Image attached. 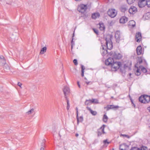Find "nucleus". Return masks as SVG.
<instances>
[{
  "instance_id": "obj_34",
  "label": "nucleus",
  "mask_w": 150,
  "mask_h": 150,
  "mask_svg": "<svg viewBox=\"0 0 150 150\" xmlns=\"http://www.w3.org/2000/svg\"><path fill=\"white\" fill-rule=\"evenodd\" d=\"M135 0H127L128 3L129 4H131L133 3Z\"/></svg>"
},
{
  "instance_id": "obj_60",
  "label": "nucleus",
  "mask_w": 150,
  "mask_h": 150,
  "mask_svg": "<svg viewBox=\"0 0 150 150\" xmlns=\"http://www.w3.org/2000/svg\"><path fill=\"white\" fill-rule=\"evenodd\" d=\"M149 127L150 128V124H149Z\"/></svg>"
},
{
  "instance_id": "obj_3",
  "label": "nucleus",
  "mask_w": 150,
  "mask_h": 150,
  "mask_svg": "<svg viewBox=\"0 0 150 150\" xmlns=\"http://www.w3.org/2000/svg\"><path fill=\"white\" fill-rule=\"evenodd\" d=\"M105 44L107 49L111 50L112 48V42L110 38L108 39L107 38L105 39Z\"/></svg>"
},
{
  "instance_id": "obj_49",
  "label": "nucleus",
  "mask_w": 150,
  "mask_h": 150,
  "mask_svg": "<svg viewBox=\"0 0 150 150\" xmlns=\"http://www.w3.org/2000/svg\"><path fill=\"white\" fill-rule=\"evenodd\" d=\"M77 85H78L79 88H81V86H80V85L79 83V81H78L77 82Z\"/></svg>"
},
{
  "instance_id": "obj_33",
  "label": "nucleus",
  "mask_w": 150,
  "mask_h": 150,
  "mask_svg": "<svg viewBox=\"0 0 150 150\" xmlns=\"http://www.w3.org/2000/svg\"><path fill=\"white\" fill-rule=\"evenodd\" d=\"M135 74L137 76H139L140 75L141 73L140 72V69H139L138 68L137 69L136 71Z\"/></svg>"
},
{
  "instance_id": "obj_58",
  "label": "nucleus",
  "mask_w": 150,
  "mask_h": 150,
  "mask_svg": "<svg viewBox=\"0 0 150 150\" xmlns=\"http://www.w3.org/2000/svg\"><path fill=\"white\" fill-rule=\"evenodd\" d=\"M84 16H85V17H86L87 16L86 15H84Z\"/></svg>"
},
{
  "instance_id": "obj_43",
  "label": "nucleus",
  "mask_w": 150,
  "mask_h": 150,
  "mask_svg": "<svg viewBox=\"0 0 150 150\" xmlns=\"http://www.w3.org/2000/svg\"><path fill=\"white\" fill-rule=\"evenodd\" d=\"M81 71H84L85 69V67L83 65H81Z\"/></svg>"
},
{
  "instance_id": "obj_57",
  "label": "nucleus",
  "mask_w": 150,
  "mask_h": 150,
  "mask_svg": "<svg viewBox=\"0 0 150 150\" xmlns=\"http://www.w3.org/2000/svg\"><path fill=\"white\" fill-rule=\"evenodd\" d=\"M54 130L55 131V127L54 129Z\"/></svg>"
},
{
  "instance_id": "obj_28",
  "label": "nucleus",
  "mask_w": 150,
  "mask_h": 150,
  "mask_svg": "<svg viewBox=\"0 0 150 150\" xmlns=\"http://www.w3.org/2000/svg\"><path fill=\"white\" fill-rule=\"evenodd\" d=\"M66 100H67V110H68L69 108L70 107V105L69 103V101L68 100V98L67 97H66Z\"/></svg>"
},
{
  "instance_id": "obj_29",
  "label": "nucleus",
  "mask_w": 150,
  "mask_h": 150,
  "mask_svg": "<svg viewBox=\"0 0 150 150\" xmlns=\"http://www.w3.org/2000/svg\"><path fill=\"white\" fill-rule=\"evenodd\" d=\"M139 68L140 69H141L142 71L144 73H145L147 72V70L145 68V67H143L142 66H140Z\"/></svg>"
},
{
  "instance_id": "obj_5",
  "label": "nucleus",
  "mask_w": 150,
  "mask_h": 150,
  "mask_svg": "<svg viewBox=\"0 0 150 150\" xmlns=\"http://www.w3.org/2000/svg\"><path fill=\"white\" fill-rule=\"evenodd\" d=\"M113 56L112 58L115 59H120L122 57V55L120 53L117 52H115L113 54H112Z\"/></svg>"
},
{
  "instance_id": "obj_53",
  "label": "nucleus",
  "mask_w": 150,
  "mask_h": 150,
  "mask_svg": "<svg viewBox=\"0 0 150 150\" xmlns=\"http://www.w3.org/2000/svg\"><path fill=\"white\" fill-rule=\"evenodd\" d=\"M40 150H44V147H42L40 148Z\"/></svg>"
},
{
  "instance_id": "obj_6",
  "label": "nucleus",
  "mask_w": 150,
  "mask_h": 150,
  "mask_svg": "<svg viewBox=\"0 0 150 150\" xmlns=\"http://www.w3.org/2000/svg\"><path fill=\"white\" fill-rule=\"evenodd\" d=\"M105 125H103V126L99 129L97 132L98 136H100L102 133L105 134V132L104 131V129Z\"/></svg>"
},
{
  "instance_id": "obj_25",
  "label": "nucleus",
  "mask_w": 150,
  "mask_h": 150,
  "mask_svg": "<svg viewBox=\"0 0 150 150\" xmlns=\"http://www.w3.org/2000/svg\"><path fill=\"white\" fill-rule=\"evenodd\" d=\"M144 96H141L139 98V100L142 103H145Z\"/></svg>"
},
{
  "instance_id": "obj_16",
  "label": "nucleus",
  "mask_w": 150,
  "mask_h": 150,
  "mask_svg": "<svg viewBox=\"0 0 150 150\" xmlns=\"http://www.w3.org/2000/svg\"><path fill=\"white\" fill-rule=\"evenodd\" d=\"M145 103H148L150 101V96L146 95H143Z\"/></svg>"
},
{
  "instance_id": "obj_24",
  "label": "nucleus",
  "mask_w": 150,
  "mask_h": 150,
  "mask_svg": "<svg viewBox=\"0 0 150 150\" xmlns=\"http://www.w3.org/2000/svg\"><path fill=\"white\" fill-rule=\"evenodd\" d=\"M74 33L72 35V40L71 42V50L73 48V46L74 45V43L73 42V39H74Z\"/></svg>"
},
{
  "instance_id": "obj_35",
  "label": "nucleus",
  "mask_w": 150,
  "mask_h": 150,
  "mask_svg": "<svg viewBox=\"0 0 150 150\" xmlns=\"http://www.w3.org/2000/svg\"><path fill=\"white\" fill-rule=\"evenodd\" d=\"M127 10V8L125 7H122L121 8V11L122 12H124Z\"/></svg>"
},
{
  "instance_id": "obj_9",
  "label": "nucleus",
  "mask_w": 150,
  "mask_h": 150,
  "mask_svg": "<svg viewBox=\"0 0 150 150\" xmlns=\"http://www.w3.org/2000/svg\"><path fill=\"white\" fill-rule=\"evenodd\" d=\"M142 39L141 33L140 32L136 33L135 35V40L137 42L140 41Z\"/></svg>"
},
{
  "instance_id": "obj_21",
  "label": "nucleus",
  "mask_w": 150,
  "mask_h": 150,
  "mask_svg": "<svg viewBox=\"0 0 150 150\" xmlns=\"http://www.w3.org/2000/svg\"><path fill=\"white\" fill-rule=\"evenodd\" d=\"M102 46V54L103 56H104L106 55L108 53L107 50L106 49H105L104 47Z\"/></svg>"
},
{
  "instance_id": "obj_18",
  "label": "nucleus",
  "mask_w": 150,
  "mask_h": 150,
  "mask_svg": "<svg viewBox=\"0 0 150 150\" xmlns=\"http://www.w3.org/2000/svg\"><path fill=\"white\" fill-rule=\"evenodd\" d=\"M132 65L131 62H127L126 64H125L124 65V67L125 69H126L127 68H130Z\"/></svg>"
},
{
  "instance_id": "obj_62",
  "label": "nucleus",
  "mask_w": 150,
  "mask_h": 150,
  "mask_svg": "<svg viewBox=\"0 0 150 150\" xmlns=\"http://www.w3.org/2000/svg\"><path fill=\"white\" fill-rule=\"evenodd\" d=\"M85 79H86V78H85Z\"/></svg>"
},
{
  "instance_id": "obj_30",
  "label": "nucleus",
  "mask_w": 150,
  "mask_h": 150,
  "mask_svg": "<svg viewBox=\"0 0 150 150\" xmlns=\"http://www.w3.org/2000/svg\"><path fill=\"white\" fill-rule=\"evenodd\" d=\"M34 108H32L30 110H29L28 111L26 112L27 114L28 115L31 114L33 112H34Z\"/></svg>"
},
{
  "instance_id": "obj_27",
  "label": "nucleus",
  "mask_w": 150,
  "mask_h": 150,
  "mask_svg": "<svg viewBox=\"0 0 150 150\" xmlns=\"http://www.w3.org/2000/svg\"><path fill=\"white\" fill-rule=\"evenodd\" d=\"M0 60H2V61H3V62H2V61L0 60V62L2 64L5 63L6 62V60L4 59V57L3 56H1L0 57Z\"/></svg>"
},
{
  "instance_id": "obj_45",
  "label": "nucleus",
  "mask_w": 150,
  "mask_h": 150,
  "mask_svg": "<svg viewBox=\"0 0 150 150\" xmlns=\"http://www.w3.org/2000/svg\"><path fill=\"white\" fill-rule=\"evenodd\" d=\"M103 143L105 144H106V143H107V144H109V142H108L107 141V139H106L105 140H104L103 141Z\"/></svg>"
},
{
  "instance_id": "obj_15",
  "label": "nucleus",
  "mask_w": 150,
  "mask_h": 150,
  "mask_svg": "<svg viewBox=\"0 0 150 150\" xmlns=\"http://www.w3.org/2000/svg\"><path fill=\"white\" fill-rule=\"evenodd\" d=\"M128 21V18L125 16L122 17L120 20V22L121 23H124Z\"/></svg>"
},
{
  "instance_id": "obj_47",
  "label": "nucleus",
  "mask_w": 150,
  "mask_h": 150,
  "mask_svg": "<svg viewBox=\"0 0 150 150\" xmlns=\"http://www.w3.org/2000/svg\"><path fill=\"white\" fill-rule=\"evenodd\" d=\"M18 85L21 88V86L22 85V83H21L20 82H18Z\"/></svg>"
},
{
  "instance_id": "obj_36",
  "label": "nucleus",
  "mask_w": 150,
  "mask_h": 150,
  "mask_svg": "<svg viewBox=\"0 0 150 150\" xmlns=\"http://www.w3.org/2000/svg\"><path fill=\"white\" fill-rule=\"evenodd\" d=\"M90 103H91V102L89 100H86L85 103L86 105H89Z\"/></svg>"
},
{
  "instance_id": "obj_22",
  "label": "nucleus",
  "mask_w": 150,
  "mask_h": 150,
  "mask_svg": "<svg viewBox=\"0 0 150 150\" xmlns=\"http://www.w3.org/2000/svg\"><path fill=\"white\" fill-rule=\"evenodd\" d=\"M91 103L95 104L99 103L98 100L97 99H92L91 100H89Z\"/></svg>"
},
{
  "instance_id": "obj_20",
  "label": "nucleus",
  "mask_w": 150,
  "mask_h": 150,
  "mask_svg": "<svg viewBox=\"0 0 150 150\" xmlns=\"http://www.w3.org/2000/svg\"><path fill=\"white\" fill-rule=\"evenodd\" d=\"M86 108L88 110L90 111L91 113L93 115H96L97 114V112L96 111H93L92 110L91 108L88 107H86Z\"/></svg>"
},
{
  "instance_id": "obj_12",
  "label": "nucleus",
  "mask_w": 150,
  "mask_h": 150,
  "mask_svg": "<svg viewBox=\"0 0 150 150\" xmlns=\"http://www.w3.org/2000/svg\"><path fill=\"white\" fill-rule=\"evenodd\" d=\"M136 51L137 54L140 55L143 53V51L141 46H139L137 48Z\"/></svg>"
},
{
  "instance_id": "obj_38",
  "label": "nucleus",
  "mask_w": 150,
  "mask_h": 150,
  "mask_svg": "<svg viewBox=\"0 0 150 150\" xmlns=\"http://www.w3.org/2000/svg\"><path fill=\"white\" fill-rule=\"evenodd\" d=\"M130 150H140V148L136 147H134L132 148Z\"/></svg>"
},
{
  "instance_id": "obj_1",
  "label": "nucleus",
  "mask_w": 150,
  "mask_h": 150,
  "mask_svg": "<svg viewBox=\"0 0 150 150\" xmlns=\"http://www.w3.org/2000/svg\"><path fill=\"white\" fill-rule=\"evenodd\" d=\"M105 63L106 65L110 66L112 70L113 71H117L121 65V63L120 62H114L113 58L112 57H109L106 59Z\"/></svg>"
},
{
  "instance_id": "obj_54",
  "label": "nucleus",
  "mask_w": 150,
  "mask_h": 150,
  "mask_svg": "<svg viewBox=\"0 0 150 150\" xmlns=\"http://www.w3.org/2000/svg\"><path fill=\"white\" fill-rule=\"evenodd\" d=\"M147 109L149 110V112H150V107L147 108Z\"/></svg>"
},
{
  "instance_id": "obj_26",
  "label": "nucleus",
  "mask_w": 150,
  "mask_h": 150,
  "mask_svg": "<svg viewBox=\"0 0 150 150\" xmlns=\"http://www.w3.org/2000/svg\"><path fill=\"white\" fill-rule=\"evenodd\" d=\"M47 50V48L45 47L42 48L40 52V54H43Z\"/></svg>"
},
{
  "instance_id": "obj_2",
  "label": "nucleus",
  "mask_w": 150,
  "mask_h": 150,
  "mask_svg": "<svg viewBox=\"0 0 150 150\" xmlns=\"http://www.w3.org/2000/svg\"><path fill=\"white\" fill-rule=\"evenodd\" d=\"M87 8V7L86 5L81 4L78 6V10L79 12L84 13Z\"/></svg>"
},
{
  "instance_id": "obj_52",
  "label": "nucleus",
  "mask_w": 150,
  "mask_h": 150,
  "mask_svg": "<svg viewBox=\"0 0 150 150\" xmlns=\"http://www.w3.org/2000/svg\"><path fill=\"white\" fill-rule=\"evenodd\" d=\"M130 99L132 103V104H133V103H133V102L132 100V99L131 98H130Z\"/></svg>"
},
{
  "instance_id": "obj_37",
  "label": "nucleus",
  "mask_w": 150,
  "mask_h": 150,
  "mask_svg": "<svg viewBox=\"0 0 150 150\" xmlns=\"http://www.w3.org/2000/svg\"><path fill=\"white\" fill-rule=\"evenodd\" d=\"M140 150H148V149L146 147L143 146L140 149ZM149 150H150V149Z\"/></svg>"
},
{
  "instance_id": "obj_64",
  "label": "nucleus",
  "mask_w": 150,
  "mask_h": 150,
  "mask_svg": "<svg viewBox=\"0 0 150 150\" xmlns=\"http://www.w3.org/2000/svg\"><path fill=\"white\" fill-rule=\"evenodd\" d=\"M1 61H2V60H1ZM2 62H3V61H2Z\"/></svg>"
},
{
  "instance_id": "obj_7",
  "label": "nucleus",
  "mask_w": 150,
  "mask_h": 150,
  "mask_svg": "<svg viewBox=\"0 0 150 150\" xmlns=\"http://www.w3.org/2000/svg\"><path fill=\"white\" fill-rule=\"evenodd\" d=\"M138 4L139 7L142 8L147 5V1L146 0H140Z\"/></svg>"
},
{
  "instance_id": "obj_39",
  "label": "nucleus",
  "mask_w": 150,
  "mask_h": 150,
  "mask_svg": "<svg viewBox=\"0 0 150 150\" xmlns=\"http://www.w3.org/2000/svg\"><path fill=\"white\" fill-rule=\"evenodd\" d=\"M45 139H43L42 141V143H41V146L43 147H44V146H45Z\"/></svg>"
},
{
  "instance_id": "obj_51",
  "label": "nucleus",
  "mask_w": 150,
  "mask_h": 150,
  "mask_svg": "<svg viewBox=\"0 0 150 150\" xmlns=\"http://www.w3.org/2000/svg\"><path fill=\"white\" fill-rule=\"evenodd\" d=\"M85 82L87 84V85H88L90 83V82L86 81Z\"/></svg>"
},
{
  "instance_id": "obj_46",
  "label": "nucleus",
  "mask_w": 150,
  "mask_h": 150,
  "mask_svg": "<svg viewBox=\"0 0 150 150\" xmlns=\"http://www.w3.org/2000/svg\"><path fill=\"white\" fill-rule=\"evenodd\" d=\"M121 135H122L123 137H126L128 138H129V136L126 134H121Z\"/></svg>"
},
{
  "instance_id": "obj_42",
  "label": "nucleus",
  "mask_w": 150,
  "mask_h": 150,
  "mask_svg": "<svg viewBox=\"0 0 150 150\" xmlns=\"http://www.w3.org/2000/svg\"><path fill=\"white\" fill-rule=\"evenodd\" d=\"M93 30L97 35H98V30L95 29H93Z\"/></svg>"
},
{
  "instance_id": "obj_23",
  "label": "nucleus",
  "mask_w": 150,
  "mask_h": 150,
  "mask_svg": "<svg viewBox=\"0 0 150 150\" xmlns=\"http://www.w3.org/2000/svg\"><path fill=\"white\" fill-rule=\"evenodd\" d=\"M2 64H4V68L5 69L6 71H7L10 69V67L7 64H6V62L5 63Z\"/></svg>"
},
{
  "instance_id": "obj_32",
  "label": "nucleus",
  "mask_w": 150,
  "mask_h": 150,
  "mask_svg": "<svg viewBox=\"0 0 150 150\" xmlns=\"http://www.w3.org/2000/svg\"><path fill=\"white\" fill-rule=\"evenodd\" d=\"M100 27L99 28L101 30H104L105 29V27L104 26V25L103 24H100Z\"/></svg>"
},
{
  "instance_id": "obj_59",
  "label": "nucleus",
  "mask_w": 150,
  "mask_h": 150,
  "mask_svg": "<svg viewBox=\"0 0 150 150\" xmlns=\"http://www.w3.org/2000/svg\"><path fill=\"white\" fill-rule=\"evenodd\" d=\"M76 111H77V110L78 111V108H76Z\"/></svg>"
},
{
  "instance_id": "obj_10",
  "label": "nucleus",
  "mask_w": 150,
  "mask_h": 150,
  "mask_svg": "<svg viewBox=\"0 0 150 150\" xmlns=\"http://www.w3.org/2000/svg\"><path fill=\"white\" fill-rule=\"evenodd\" d=\"M119 108V106L116 105L115 106L113 105H108L107 107H104L105 109H106L107 111L109 110L110 109H114V108Z\"/></svg>"
},
{
  "instance_id": "obj_61",
  "label": "nucleus",
  "mask_w": 150,
  "mask_h": 150,
  "mask_svg": "<svg viewBox=\"0 0 150 150\" xmlns=\"http://www.w3.org/2000/svg\"><path fill=\"white\" fill-rule=\"evenodd\" d=\"M131 74H129V75H130H130H131Z\"/></svg>"
},
{
  "instance_id": "obj_40",
  "label": "nucleus",
  "mask_w": 150,
  "mask_h": 150,
  "mask_svg": "<svg viewBox=\"0 0 150 150\" xmlns=\"http://www.w3.org/2000/svg\"><path fill=\"white\" fill-rule=\"evenodd\" d=\"M73 62L75 65H77L78 64L77 61L76 59H75L73 60Z\"/></svg>"
},
{
  "instance_id": "obj_11",
  "label": "nucleus",
  "mask_w": 150,
  "mask_h": 150,
  "mask_svg": "<svg viewBox=\"0 0 150 150\" xmlns=\"http://www.w3.org/2000/svg\"><path fill=\"white\" fill-rule=\"evenodd\" d=\"M137 11V8L134 6H132L129 10V12L130 14H134Z\"/></svg>"
},
{
  "instance_id": "obj_17",
  "label": "nucleus",
  "mask_w": 150,
  "mask_h": 150,
  "mask_svg": "<svg viewBox=\"0 0 150 150\" xmlns=\"http://www.w3.org/2000/svg\"><path fill=\"white\" fill-rule=\"evenodd\" d=\"M100 15L99 13H94L92 14L91 16L92 18L93 19H96L98 18H99Z\"/></svg>"
},
{
  "instance_id": "obj_55",
  "label": "nucleus",
  "mask_w": 150,
  "mask_h": 150,
  "mask_svg": "<svg viewBox=\"0 0 150 150\" xmlns=\"http://www.w3.org/2000/svg\"><path fill=\"white\" fill-rule=\"evenodd\" d=\"M78 135H79V134L77 133L76 134H75V136L76 137H77L78 136Z\"/></svg>"
},
{
  "instance_id": "obj_13",
  "label": "nucleus",
  "mask_w": 150,
  "mask_h": 150,
  "mask_svg": "<svg viewBox=\"0 0 150 150\" xmlns=\"http://www.w3.org/2000/svg\"><path fill=\"white\" fill-rule=\"evenodd\" d=\"M115 37L116 40V41L117 42H118L120 38V31H117L116 32Z\"/></svg>"
},
{
  "instance_id": "obj_8",
  "label": "nucleus",
  "mask_w": 150,
  "mask_h": 150,
  "mask_svg": "<svg viewBox=\"0 0 150 150\" xmlns=\"http://www.w3.org/2000/svg\"><path fill=\"white\" fill-rule=\"evenodd\" d=\"M63 91L64 95L65 97H67V95L70 93V89L69 87L67 86H65L63 89Z\"/></svg>"
},
{
  "instance_id": "obj_19",
  "label": "nucleus",
  "mask_w": 150,
  "mask_h": 150,
  "mask_svg": "<svg viewBox=\"0 0 150 150\" xmlns=\"http://www.w3.org/2000/svg\"><path fill=\"white\" fill-rule=\"evenodd\" d=\"M128 25L130 26L134 27L135 26V22L134 20H131L129 21Z\"/></svg>"
},
{
  "instance_id": "obj_48",
  "label": "nucleus",
  "mask_w": 150,
  "mask_h": 150,
  "mask_svg": "<svg viewBox=\"0 0 150 150\" xmlns=\"http://www.w3.org/2000/svg\"><path fill=\"white\" fill-rule=\"evenodd\" d=\"M84 71H81V75L83 77L84 76Z\"/></svg>"
},
{
  "instance_id": "obj_41",
  "label": "nucleus",
  "mask_w": 150,
  "mask_h": 150,
  "mask_svg": "<svg viewBox=\"0 0 150 150\" xmlns=\"http://www.w3.org/2000/svg\"><path fill=\"white\" fill-rule=\"evenodd\" d=\"M125 144H122V145H120V150H126V149H123L121 148V147L122 146H125Z\"/></svg>"
},
{
  "instance_id": "obj_4",
  "label": "nucleus",
  "mask_w": 150,
  "mask_h": 150,
  "mask_svg": "<svg viewBox=\"0 0 150 150\" xmlns=\"http://www.w3.org/2000/svg\"><path fill=\"white\" fill-rule=\"evenodd\" d=\"M108 14L110 17L114 18L116 16L117 12L114 9H109L108 11Z\"/></svg>"
},
{
  "instance_id": "obj_31",
  "label": "nucleus",
  "mask_w": 150,
  "mask_h": 150,
  "mask_svg": "<svg viewBox=\"0 0 150 150\" xmlns=\"http://www.w3.org/2000/svg\"><path fill=\"white\" fill-rule=\"evenodd\" d=\"M108 119V117L105 114L103 116V121L104 122H106L107 121Z\"/></svg>"
},
{
  "instance_id": "obj_44",
  "label": "nucleus",
  "mask_w": 150,
  "mask_h": 150,
  "mask_svg": "<svg viewBox=\"0 0 150 150\" xmlns=\"http://www.w3.org/2000/svg\"><path fill=\"white\" fill-rule=\"evenodd\" d=\"M147 6L150 7V1H147Z\"/></svg>"
},
{
  "instance_id": "obj_14",
  "label": "nucleus",
  "mask_w": 150,
  "mask_h": 150,
  "mask_svg": "<svg viewBox=\"0 0 150 150\" xmlns=\"http://www.w3.org/2000/svg\"><path fill=\"white\" fill-rule=\"evenodd\" d=\"M76 118L77 120V124H79V122H81L83 120V117L82 116H80L79 118L78 116V111L77 110L76 112Z\"/></svg>"
},
{
  "instance_id": "obj_63",
  "label": "nucleus",
  "mask_w": 150,
  "mask_h": 150,
  "mask_svg": "<svg viewBox=\"0 0 150 150\" xmlns=\"http://www.w3.org/2000/svg\"><path fill=\"white\" fill-rule=\"evenodd\" d=\"M112 98H113V97H111Z\"/></svg>"
},
{
  "instance_id": "obj_56",
  "label": "nucleus",
  "mask_w": 150,
  "mask_h": 150,
  "mask_svg": "<svg viewBox=\"0 0 150 150\" xmlns=\"http://www.w3.org/2000/svg\"><path fill=\"white\" fill-rule=\"evenodd\" d=\"M133 106L135 108V105L134 103H133Z\"/></svg>"
},
{
  "instance_id": "obj_50",
  "label": "nucleus",
  "mask_w": 150,
  "mask_h": 150,
  "mask_svg": "<svg viewBox=\"0 0 150 150\" xmlns=\"http://www.w3.org/2000/svg\"><path fill=\"white\" fill-rule=\"evenodd\" d=\"M142 60H141L140 61H139V62H138V63H139V64H141V63H142Z\"/></svg>"
}]
</instances>
